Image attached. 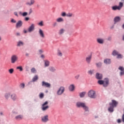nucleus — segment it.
I'll return each instance as SVG.
<instances>
[{"label": "nucleus", "instance_id": "79ce46f5", "mask_svg": "<svg viewBox=\"0 0 124 124\" xmlns=\"http://www.w3.org/2000/svg\"><path fill=\"white\" fill-rule=\"evenodd\" d=\"M94 70H89L88 73L89 75H90L91 76H92L93 75V73Z\"/></svg>", "mask_w": 124, "mask_h": 124}, {"label": "nucleus", "instance_id": "a18cd8bd", "mask_svg": "<svg viewBox=\"0 0 124 124\" xmlns=\"http://www.w3.org/2000/svg\"><path fill=\"white\" fill-rule=\"evenodd\" d=\"M14 72V69L13 68H11L9 70V72L10 74L13 73Z\"/></svg>", "mask_w": 124, "mask_h": 124}, {"label": "nucleus", "instance_id": "bf43d9fd", "mask_svg": "<svg viewBox=\"0 0 124 124\" xmlns=\"http://www.w3.org/2000/svg\"><path fill=\"white\" fill-rule=\"evenodd\" d=\"M39 53H40V54H42V53H43V51H42V50H41V49H40V50H39Z\"/></svg>", "mask_w": 124, "mask_h": 124}, {"label": "nucleus", "instance_id": "0e129e2a", "mask_svg": "<svg viewBox=\"0 0 124 124\" xmlns=\"http://www.w3.org/2000/svg\"><path fill=\"white\" fill-rule=\"evenodd\" d=\"M122 121L123 123H124V114H123L122 116Z\"/></svg>", "mask_w": 124, "mask_h": 124}, {"label": "nucleus", "instance_id": "5fc2aeb1", "mask_svg": "<svg viewBox=\"0 0 124 124\" xmlns=\"http://www.w3.org/2000/svg\"><path fill=\"white\" fill-rule=\"evenodd\" d=\"M14 15L16 16L17 17L19 16H18V13L17 12H15L14 13Z\"/></svg>", "mask_w": 124, "mask_h": 124}, {"label": "nucleus", "instance_id": "ea45409f", "mask_svg": "<svg viewBox=\"0 0 124 124\" xmlns=\"http://www.w3.org/2000/svg\"><path fill=\"white\" fill-rule=\"evenodd\" d=\"M39 97L40 98L42 99L43 97H44V93H40L39 95Z\"/></svg>", "mask_w": 124, "mask_h": 124}, {"label": "nucleus", "instance_id": "603ef678", "mask_svg": "<svg viewBox=\"0 0 124 124\" xmlns=\"http://www.w3.org/2000/svg\"><path fill=\"white\" fill-rule=\"evenodd\" d=\"M11 22L12 23H16V20H15L14 19H12L11 20Z\"/></svg>", "mask_w": 124, "mask_h": 124}, {"label": "nucleus", "instance_id": "4be33fe9", "mask_svg": "<svg viewBox=\"0 0 124 124\" xmlns=\"http://www.w3.org/2000/svg\"><path fill=\"white\" fill-rule=\"evenodd\" d=\"M34 2H35L34 0H31V2H27L26 4L27 5L31 6V5H32L33 4H34Z\"/></svg>", "mask_w": 124, "mask_h": 124}, {"label": "nucleus", "instance_id": "2eb2a0df", "mask_svg": "<svg viewBox=\"0 0 124 124\" xmlns=\"http://www.w3.org/2000/svg\"><path fill=\"white\" fill-rule=\"evenodd\" d=\"M92 57V55L91 54L86 58V61L87 63L90 64L91 63Z\"/></svg>", "mask_w": 124, "mask_h": 124}, {"label": "nucleus", "instance_id": "58836bf2", "mask_svg": "<svg viewBox=\"0 0 124 124\" xmlns=\"http://www.w3.org/2000/svg\"><path fill=\"white\" fill-rule=\"evenodd\" d=\"M57 55L59 57H62V54L61 51L59 50H58Z\"/></svg>", "mask_w": 124, "mask_h": 124}, {"label": "nucleus", "instance_id": "f3484780", "mask_svg": "<svg viewBox=\"0 0 124 124\" xmlns=\"http://www.w3.org/2000/svg\"><path fill=\"white\" fill-rule=\"evenodd\" d=\"M34 30V24H32L28 28V31L31 32Z\"/></svg>", "mask_w": 124, "mask_h": 124}, {"label": "nucleus", "instance_id": "1a4fd4ad", "mask_svg": "<svg viewBox=\"0 0 124 124\" xmlns=\"http://www.w3.org/2000/svg\"><path fill=\"white\" fill-rule=\"evenodd\" d=\"M18 60V57L16 55H13L11 58V61L12 63H15Z\"/></svg>", "mask_w": 124, "mask_h": 124}, {"label": "nucleus", "instance_id": "4c0bfd02", "mask_svg": "<svg viewBox=\"0 0 124 124\" xmlns=\"http://www.w3.org/2000/svg\"><path fill=\"white\" fill-rule=\"evenodd\" d=\"M25 83H21L20 84V85H19V88H20V89H24V88H25Z\"/></svg>", "mask_w": 124, "mask_h": 124}, {"label": "nucleus", "instance_id": "39448f33", "mask_svg": "<svg viewBox=\"0 0 124 124\" xmlns=\"http://www.w3.org/2000/svg\"><path fill=\"white\" fill-rule=\"evenodd\" d=\"M65 88L63 86L60 87L57 91V94L58 95H61L64 92Z\"/></svg>", "mask_w": 124, "mask_h": 124}, {"label": "nucleus", "instance_id": "c756f323", "mask_svg": "<svg viewBox=\"0 0 124 124\" xmlns=\"http://www.w3.org/2000/svg\"><path fill=\"white\" fill-rule=\"evenodd\" d=\"M37 79H38V76L36 75L32 78V81L35 82V81H36Z\"/></svg>", "mask_w": 124, "mask_h": 124}, {"label": "nucleus", "instance_id": "0eeeda50", "mask_svg": "<svg viewBox=\"0 0 124 124\" xmlns=\"http://www.w3.org/2000/svg\"><path fill=\"white\" fill-rule=\"evenodd\" d=\"M41 121L42 123H47L49 122V116L48 115H45L41 117Z\"/></svg>", "mask_w": 124, "mask_h": 124}, {"label": "nucleus", "instance_id": "72a5a7b5", "mask_svg": "<svg viewBox=\"0 0 124 124\" xmlns=\"http://www.w3.org/2000/svg\"><path fill=\"white\" fill-rule=\"evenodd\" d=\"M124 6V3L123 2H119V6H118V8L120 9V10H121V9H122V8Z\"/></svg>", "mask_w": 124, "mask_h": 124}, {"label": "nucleus", "instance_id": "a19ab883", "mask_svg": "<svg viewBox=\"0 0 124 124\" xmlns=\"http://www.w3.org/2000/svg\"><path fill=\"white\" fill-rule=\"evenodd\" d=\"M16 69H19L20 72L23 71V67L21 66H17Z\"/></svg>", "mask_w": 124, "mask_h": 124}, {"label": "nucleus", "instance_id": "4d7b16f0", "mask_svg": "<svg viewBox=\"0 0 124 124\" xmlns=\"http://www.w3.org/2000/svg\"><path fill=\"white\" fill-rule=\"evenodd\" d=\"M16 36H19L20 35H21V34L19 32H17L16 33Z\"/></svg>", "mask_w": 124, "mask_h": 124}, {"label": "nucleus", "instance_id": "3c124183", "mask_svg": "<svg viewBox=\"0 0 124 124\" xmlns=\"http://www.w3.org/2000/svg\"><path fill=\"white\" fill-rule=\"evenodd\" d=\"M80 75H77L75 77V78H76V79H78V78H79Z\"/></svg>", "mask_w": 124, "mask_h": 124}, {"label": "nucleus", "instance_id": "7c9ffc66", "mask_svg": "<svg viewBox=\"0 0 124 124\" xmlns=\"http://www.w3.org/2000/svg\"><path fill=\"white\" fill-rule=\"evenodd\" d=\"M11 96V93H6L5 94L4 97L6 99H8Z\"/></svg>", "mask_w": 124, "mask_h": 124}, {"label": "nucleus", "instance_id": "b1692460", "mask_svg": "<svg viewBox=\"0 0 124 124\" xmlns=\"http://www.w3.org/2000/svg\"><path fill=\"white\" fill-rule=\"evenodd\" d=\"M97 42L100 44H103L104 42V40L101 38H98L97 39Z\"/></svg>", "mask_w": 124, "mask_h": 124}, {"label": "nucleus", "instance_id": "c03bdc74", "mask_svg": "<svg viewBox=\"0 0 124 124\" xmlns=\"http://www.w3.org/2000/svg\"><path fill=\"white\" fill-rule=\"evenodd\" d=\"M21 16H28V12H24L21 14Z\"/></svg>", "mask_w": 124, "mask_h": 124}, {"label": "nucleus", "instance_id": "c85d7f7f", "mask_svg": "<svg viewBox=\"0 0 124 124\" xmlns=\"http://www.w3.org/2000/svg\"><path fill=\"white\" fill-rule=\"evenodd\" d=\"M112 9L113 10H114V11H116V10H118L119 11L121 10L119 9V7H118V6H116V5L112 7Z\"/></svg>", "mask_w": 124, "mask_h": 124}, {"label": "nucleus", "instance_id": "f8f14e48", "mask_svg": "<svg viewBox=\"0 0 124 124\" xmlns=\"http://www.w3.org/2000/svg\"><path fill=\"white\" fill-rule=\"evenodd\" d=\"M23 118H24V116H23V115L19 114L15 116V119L16 121H21V120H23Z\"/></svg>", "mask_w": 124, "mask_h": 124}, {"label": "nucleus", "instance_id": "864d4df0", "mask_svg": "<svg viewBox=\"0 0 124 124\" xmlns=\"http://www.w3.org/2000/svg\"><path fill=\"white\" fill-rule=\"evenodd\" d=\"M32 13V9L31 8L30 9L29 12V15H31V14Z\"/></svg>", "mask_w": 124, "mask_h": 124}, {"label": "nucleus", "instance_id": "c9c22d12", "mask_svg": "<svg viewBox=\"0 0 124 124\" xmlns=\"http://www.w3.org/2000/svg\"><path fill=\"white\" fill-rule=\"evenodd\" d=\"M66 16L68 17H71L73 16V14L71 13H68L66 14Z\"/></svg>", "mask_w": 124, "mask_h": 124}, {"label": "nucleus", "instance_id": "423d86ee", "mask_svg": "<svg viewBox=\"0 0 124 124\" xmlns=\"http://www.w3.org/2000/svg\"><path fill=\"white\" fill-rule=\"evenodd\" d=\"M84 110V115L85 116H88L89 114V108L88 106H87L86 105L84 106V107L82 108Z\"/></svg>", "mask_w": 124, "mask_h": 124}, {"label": "nucleus", "instance_id": "6ab92c4d", "mask_svg": "<svg viewBox=\"0 0 124 124\" xmlns=\"http://www.w3.org/2000/svg\"><path fill=\"white\" fill-rule=\"evenodd\" d=\"M24 42L21 40L18 41L16 43V46L17 47L22 46H24Z\"/></svg>", "mask_w": 124, "mask_h": 124}, {"label": "nucleus", "instance_id": "774afa93", "mask_svg": "<svg viewBox=\"0 0 124 124\" xmlns=\"http://www.w3.org/2000/svg\"><path fill=\"white\" fill-rule=\"evenodd\" d=\"M123 40L124 41V35L123 36Z\"/></svg>", "mask_w": 124, "mask_h": 124}, {"label": "nucleus", "instance_id": "09e8293b", "mask_svg": "<svg viewBox=\"0 0 124 124\" xmlns=\"http://www.w3.org/2000/svg\"><path fill=\"white\" fill-rule=\"evenodd\" d=\"M124 75V70L121 71L120 74V76L122 77V76Z\"/></svg>", "mask_w": 124, "mask_h": 124}, {"label": "nucleus", "instance_id": "69168bd1", "mask_svg": "<svg viewBox=\"0 0 124 124\" xmlns=\"http://www.w3.org/2000/svg\"><path fill=\"white\" fill-rule=\"evenodd\" d=\"M41 58H45L44 55H42L41 56Z\"/></svg>", "mask_w": 124, "mask_h": 124}, {"label": "nucleus", "instance_id": "6e6552de", "mask_svg": "<svg viewBox=\"0 0 124 124\" xmlns=\"http://www.w3.org/2000/svg\"><path fill=\"white\" fill-rule=\"evenodd\" d=\"M76 107L77 108H83L85 105V103H84V102H80V101H78L76 103Z\"/></svg>", "mask_w": 124, "mask_h": 124}, {"label": "nucleus", "instance_id": "393cba45", "mask_svg": "<svg viewBox=\"0 0 124 124\" xmlns=\"http://www.w3.org/2000/svg\"><path fill=\"white\" fill-rule=\"evenodd\" d=\"M44 62L45 67H48L49 65H50V62H49L48 60H45L44 61Z\"/></svg>", "mask_w": 124, "mask_h": 124}, {"label": "nucleus", "instance_id": "4468645a", "mask_svg": "<svg viewBox=\"0 0 124 124\" xmlns=\"http://www.w3.org/2000/svg\"><path fill=\"white\" fill-rule=\"evenodd\" d=\"M104 63L106 65H109L111 63V61L110 59H105L104 60Z\"/></svg>", "mask_w": 124, "mask_h": 124}, {"label": "nucleus", "instance_id": "e433bc0d", "mask_svg": "<svg viewBox=\"0 0 124 124\" xmlns=\"http://www.w3.org/2000/svg\"><path fill=\"white\" fill-rule=\"evenodd\" d=\"M118 54V52L116 50H114L112 52V55L113 56H115L117 55Z\"/></svg>", "mask_w": 124, "mask_h": 124}, {"label": "nucleus", "instance_id": "f257e3e1", "mask_svg": "<svg viewBox=\"0 0 124 124\" xmlns=\"http://www.w3.org/2000/svg\"><path fill=\"white\" fill-rule=\"evenodd\" d=\"M97 83L99 85H103V86L105 88L107 87L109 84V79L108 78H106L104 80H99Z\"/></svg>", "mask_w": 124, "mask_h": 124}, {"label": "nucleus", "instance_id": "9b49d317", "mask_svg": "<svg viewBox=\"0 0 124 124\" xmlns=\"http://www.w3.org/2000/svg\"><path fill=\"white\" fill-rule=\"evenodd\" d=\"M11 99L14 101L17 100L18 97L17 96V94H16V93H12L11 94Z\"/></svg>", "mask_w": 124, "mask_h": 124}, {"label": "nucleus", "instance_id": "2f4dec72", "mask_svg": "<svg viewBox=\"0 0 124 124\" xmlns=\"http://www.w3.org/2000/svg\"><path fill=\"white\" fill-rule=\"evenodd\" d=\"M56 21H57V22L60 23V22H63L64 20L62 18L60 17V18H58V19H57Z\"/></svg>", "mask_w": 124, "mask_h": 124}, {"label": "nucleus", "instance_id": "473e14b6", "mask_svg": "<svg viewBox=\"0 0 124 124\" xmlns=\"http://www.w3.org/2000/svg\"><path fill=\"white\" fill-rule=\"evenodd\" d=\"M12 113L14 115H18V114H19V112H18V110L16 109H15L13 110Z\"/></svg>", "mask_w": 124, "mask_h": 124}, {"label": "nucleus", "instance_id": "f704fd0d", "mask_svg": "<svg viewBox=\"0 0 124 124\" xmlns=\"http://www.w3.org/2000/svg\"><path fill=\"white\" fill-rule=\"evenodd\" d=\"M31 71L32 73H36V69H35V68L33 67L31 69Z\"/></svg>", "mask_w": 124, "mask_h": 124}, {"label": "nucleus", "instance_id": "680f3d73", "mask_svg": "<svg viewBox=\"0 0 124 124\" xmlns=\"http://www.w3.org/2000/svg\"><path fill=\"white\" fill-rule=\"evenodd\" d=\"M114 25H111V26L110 27V29H113L114 28Z\"/></svg>", "mask_w": 124, "mask_h": 124}, {"label": "nucleus", "instance_id": "9d476101", "mask_svg": "<svg viewBox=\"0 0 124 124\" xmlns=\"http://www.w3.org/2000/svg\"><path fill=\"white\" fill-rule=\"evenodd\" d=\"M42 86L43 87L50 88L51 87V84H50L47 82H45V81H43L42 82Z\"/></svg>", "mask_w": 124, "mask_h": 124}, {"label": "nucleus", "instance_id": "de8ad7c7", "mask_svg": "<svg viewBox=\"0 0 124 124\" xmlns=\"http://www.w3.org/2000/svg\"><path fill=\"white\" fill-rule=\"evenodd\" d=\"M117 58L122 59L123 58V56L121 54H118L117 55Z\"/></svg>", "mask_w": 124, "mask_h": 124}, {"label": "nucleus", "instance_id": "5701e85b", "mask_svg": "<svg viewBox=\"0 0 124 124\" xmlns=\"http://www.w3.org/2000/svg\"><path fill=\"white\" fill-rule=\"evenodd\" d=\"M49 70L50 72H56V71H57V69H56V67H54L53 66H51L49 67Z\"/></svg>", "mask_w": 124, "mask_h": 124}, {"label": "nucleus", "instance_id": "20e7f679", "mask_svg": "<svg viewBox=\"0 0 124 124\" xmlns=\"http://www.w3.org/2000/svg\"><path fill=\"white\" fill-rule=\"evenodd\" d=\"M48 101H46L45 103H44L42 105V110L43 111H45L49 108V106H48Z\"/></svg>", "mask_w": 124, "mask_h": 124}, {"label": "nucleus", "instance_id": "a878e982", "mask_svg": "<svg viewBox=\"0 0 124 124\" xmlns=\"http://www.w3.org/2000/svg\"><path fill=\"white\" fill-rule=\"evenodd\" d=\"M64 31L65 30L64 29H61L60 30H59L58 33L59 35H62L63 34Z\"/></svg>", "mask_w": 124, "mask_h": 124}, {"label": "nucleus", "instance_id": "13d9d810", "mask_svg": "<svg viewBox=\"0 0 124 124\" xmlns=\"http://www.w3.org/2000/svg\"><path fill=\"white\" fill-rule=\"evenodd\" d=\"M117 123H118V124H121V119H118L117 120Z\"/></svg>", "mask_w": 124, "mask_h": 124}, {"label": "nucleus", "instance_id": "7ed1b4c3", "mask_svg": "<svg viewBox=\"0 0 124 124\" xmlns=\"http://www.w3.org/2000/svg\"><path fill=\"white\" fill-rule=\"evenodd\" d=\"M88 96L91 98L95 99L96 97V93L94 91L91 90L88 92Z\"/></svg>", "mask_w": 124, "mask_h": 124}, {"label": "nucleus", "instance_id": "412c9836", "mask_svg": "<svg viewBox=\"0 0 124 124\" xmlns=\"http://www.w3.org/2000/svg\"><path fill=\"white\" fill-rule=\"evenodd\" d=\"M121 18L119 16H116L114 18V24H115L117 22H118L120 21Z\"/></svg>", "mask_w": 124, "mask_h": 124}, {"label": "nucleus", "instance_id": "bb28decb", "mask_svg": "<svg viewBox=\"0 0 124 124\" xmlns=\"http://www.w3.org/2000/svg\"><path fill=\"white\" fill-rule=\"evenodd\" d=\"M86 94V92H83L81 93H79V96L80 98H83L84 97L85 95Z\"/></svg>", "mask_w": 124, "mask_h": 124}, {"label": "nucleus", "instance_id": "a211bd4d", "mask_svg": "<svg viewBox=\"0 0 124 124\" xmlns=\"http://www.w3.org/2000/svg\"><path fill=\"white\" fill-rule=\"evenodd\" d=\"M22 25H23V22H22V21L21 20L18 21V22L16 24V28H19L21 27Z\"/></svg>", "mask_w": 124, "mask_h": 124}, {"label": "nucleus", "instance_id": "338daca9", "mask_svg": "<svg viewBox=\"0 0 124 124\" xmlns=\"http://www.w3.org/2000/svg\"><path fill=\"white\" fill-rule=\"evenodd\" d=\"M122 28L124 29V24L122 25Z\"/></svg>", "mask_w": 124, "mask_h": 124}, {"label": "nucleus", "instance_id": "8fccbe9b", "mask_svg": "<svg viewBox=\"0 0 124 124\" xmlns=\"http://www.w3.org/2000/svg\"><path fill=\"white\" fill-rule=\"evenodd\" d=\"M120 70H121V71H123L124 70V68H123V67L122 66H120L118 68Z\"/></svg>", "mask_w": 124, "mask_h": 124}, {"label": "nucleus", "instance_id": "ddd939ff", "mask_svg": "<svg viewBox=\"0 0 124 124\" xmlns=\"http://www.w3.org/2000/svg\"><path fill=\"white\" fill-rule=\"evenodd\" d=\"M95 78L97 79L101 80L103 78V75L102 74L97 73L95 75Z\"/></svg>", "mask_w": 124, "mask_h": 124}, {"label": "nucleus", "instance_id": "dca6fc26", "mask_svg": "<svg viewBox=\"0 0 124 124\" xmlns=\"http://www.w3.org/2000/svg\"><path fill=\"white\" fill-rule=\"evenodd\" d=\"M39 34L40 36L43 38H45V35L44 34V32H43V31L41 29H39Z\"/></svg>", "mask_w": 124, "mask_h": 124}, {"label": "nucleus", "instance_id": "6e6d98bb", "mask_svg": "<svg viewBox=\"0 0 124 124\" xmlns=\"http://www.w3.org/2000/svg\"><path fill=\"white\" fill-rule=\"evenodd\" d=\"M58 25V23L57 22H54L53 24V27H56Z\"/></svg>", "mask_w": 124, "mask_h": 124}, {"label": "nucleus", "instance_id": "49530a36", "mask_svg": "<svg viewBox=\"0 0 124 124\" xmlns=\"http://www.w3.org/2000/svg\"><path fill=\"white\" fill-rule=\"evenodd\" d=\"M61 16L63 17L67 16V14H66L65 12H63L62 13Z\"/></svg>", "mask_w": 124, "mask_h": 124}, {"label": "nucleus", "instance_id": "f03ea898", "mask_svg": "<svg viewBox=\"0 0 124 124\" xmlns=\"http://www.w3.org/2000/svg\"><path fill=\"white\" fill-rule=\"evenodd\" d=\"M118 102L114 100H112V103H109V107L108 108V111L109 113H113L114 111V108L117 107Z\"/></svg>", "mask_w": 124, "mask_h": 124}, {"label": "nucleus", "instance_id": "37998d69", "mask_svg": "<svg viewBox=\"0 0 124 124\" xmlns=\"http://www.w3.org/2000/svg\"><path fill=\"white\" fill-rule=\"evenodd\" d=\"M38 25H39L41 27L43 26V21H41L39 23H38Z\"/></svg>", "mask_w": 124, "mask_h": 124}, {"label": "nucleus", "instance_id": "052dcab7", "mask_svg": "<svg viewBox=\"0 0 124 124\" xmlns=\"http://www.w3.org/2000/svg\"><path fill=\"white\" fill-rule=\"evenodd\" d=\"M29 20H30L29 17H26L25 18V20L28 21Z\"/></svg>", "mask_w": 124, "mask_h": 124}, {"label": "nucleus", "instance_id": "aec40b11", "mask_svg": "<svg viewBox=\"0 0 124 124\" xmlns=\"http://www.w3.org/2000/svg\"><path fill=\"white\" fill-rule=\"evenodd\" d=\"M68 89L70 92H72L75 90V85L74 84H71L68 87Z\"/></svg>", "mask_w": 124, "mask_h": 124}, {"label": "nucleus", "instance_id": "cd10ccee", "mask_svg": "<svg viewBox=\"0 0 124 124\" xmlns=\"http://www.w3.org/2000/svg\"><path fill=\"white\" fill-rule=\"evenodd\" d=\"M95 64L97 67L100 68L102 66V62H97Z\"/></svg>", "mask_w": 124, "mask_h": 124}, {"label": "nucleus", "instance_id": "e2e57ef3", "mask_svg": "<svg viewBox=\"0 0 124 124\" xmlns=\"http://www.w3.org/2000/svg\"><path fill=\"white\" fill-rule=\"evenodd\" d=\"M107 40L108 41H110L111 40V37H108Z\"/></svg>", "mask_w": 124, "mask_h": 124}]
</instances>
